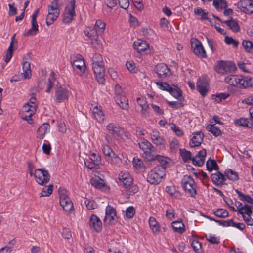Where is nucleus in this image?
<instances>
[{"label":"nucleus","instance_id":"6ab92c4d","mask_svg":"<svg viewBox=\"0 0 253 253\" xmlns=\"http://www.w3.org/2000/svg\"><path fill=\"white\" fill-rule=\"evenodd\" d=\"M211 178L213 184L217 186L224 185L226 180L225 176L219 171L211 174Z\"/></svg>","mask_w":253,"mask_h":253},{"label":"nucleus","instance_id":"09e8293b","mask_svg":"<svg viewBox=\"0 0 253 253\" xmlns=\"http://www.w3.org/2000/svg\"><path fill=\"white\" fill-rule=\"evenodd\" d=\"M225 42L228 45H232L235 47H237L239 45V42L234 39L232 37L226 36L225 37Z\"/></svg>","mask_w":253,"mask_h":253},{"label":"nucleus","instance_id":"13d9d810","mask_svg":"<svg viewBox=\"0 0 253 253\" xmlns=\"http://www.w3.org/2000/svg\"><path fill=\"white\" fill-rule=\"evenodd\" d=\"M133 164L134 167L137 169H141L144 168V165L142 161L137 157L134 158Z\"/></svg>","mask_w":253,"mask_h":253},{"label":"nucleus","instance_id":"412c9836","mask_svg":"<svg viewBox=\"0 0 253 253\" xmlns=\"http://www.w3.org/2000/svg\"><path fill=\"white\" fill-rule=\"evenodd\" d=\"M194 136L190 140L189 145L191 147L199 146L203 141L204 134L201 132H196L193 134Z\"/></svg>","mask_w":253,"mask_h":253},{"label":"nucleus","instance_id":"6e6d98bb","mask_svg":"<svg viewBox=\"0 0 253 253\" xmlns=\"http://www.w3.org/2000/svg\"><path fill=\"white\" fill-rule=\"evenodd\" d=\"M59 15L52 14V13H48L46 17V23L48 26L51 25L56 20Z\"/></svg>","mask_w":253,"mask_h":253},{"label":"nucleus","instance_id":"c85d7f7f","mask_svg":"<svg viewBox=\"0 0 253 253\" xmlns=\"http://www.w3.org/2000/svg\"><path fill=\"white\" fill-rule=\"evenodd\" d=\"M171 226L174 231L175 232L182 234L185 231V225L182 220L172 222Z\"/></svg>","mask_w":253,"mask_h":253},{"label":"nucleus","instance_id":"a18cd8bd","mask_svg":"<svg viewBox=\"0 0 253 253\" xmlns=\"http://www.w3.org/2000/svg\"><path fill=\"white\" fill-rule=\"evenodd\" d=\"M106 24L101 20H97L95 24V31L97 33H103L105 30Z\"/></svg>","mask_w":253,"mask_h":253},{"label":"nucleus","instance_id":"473e14b6","mask_svg":"<svg viewBox=\"0 0 253 253\" xmlns=\"http://www.w3.org/2000/svg\"><path fill=\"white\" fill-rule=\"evenodd\" d=\"M32 28L30 29L25 34L26 36H33L37 33L38 32V25L36 20L32 19L31 20Z\"/></svg>","mask_w":253,"mask_h":253},{"label":"nucleus","instance_id":"dca6fc26","mask_svg":"<svg viewBox=\"0 0 253 253\" xmlns=\"http://www.w3.org/2000/svg\"><path fill=\"white\" fill-rule=\"evenodd\" d=\"M74 70L76 72L77 74L82 75L85 72L86 69V65L85 64L84 60L83 58H77L74 60L72 62Z\"/></svg>","mask_w":253,"mask_h":253},{"label":"nucleus","instance_id":"5701e85b","mask_svg":"<svg viewBox=\"0 0 253 253\" xmlns=\"http://www.w3.org/2000/svg\"><path fill=\"white\" fill-rule=\"evenodd\" d=\"M193 52L196 55L201 58H206L207 56L206 51L199 41H198L193 47Z\"/></svg>","mask_w":253,"mask_h":253},{"label":"nucleus","instance_id":"052dcab7","mask_svg":"<svg viewBox=\"0 0 253 253\" xmlns=\"http://www.w3.org/2000/svg\"><path fill=\"white\" fill-rule=\"evenodd\" d=\"M135 213V209L132 206L128 207L126 210V215L127 218H132Z\"/></svg>","mask_w":253,"mask_h":253},{"label":"nucleus","instance_id":"58836bf2","mask_svg":"<svg viewBox=\"0 0 253 253\" xmlns=\"http://www.w3.org/2000/svg\"><path fill=\"white\" fill-rule=\"evenodd\" d=\"M225 175L230 180L236 181L238 179V174L237 172L231 169H227L225 171Z\"/></svg>","mask_w":253,"mask_h":253},{"label":"nucleus","instance_id":"69168bd1","mask_svg":"<svg viewBox=\"0 0 253 253\" xmlns=\"http://www.w3.org/2000/svg\"><path fill=\"white\" fill-rule=\"evenodd\" d=\"M127 192V194L132 195L137 192L138 188L136 185H133V184L126 188Z\"/></svg>","mask_w":253,"mask_h":253},{"label":"nucleus","instance_id":"603ef678","mask_svg":"<svg viewBox=\"0 0 253 253\" xmlns=\"http://www.w3.org/2000/svg\"><path fill=\"white\" fill-rule=\"evenodd\" d=\"M84 203L87 209L89 210L94 209L97 207L96 203L92 200L85 199Z\"/></svg>","mask_w":253,"mask_h":253},{"label":"nucleus","instance_id":"4468645a","mask_svg":"<svg viewBox=\"0 0 253 253\" xmlns=\"http://www.w3.org/2000/svg\"><path fill=\"white\" fill-rule=\"evenodd\" d=\"M238 7L240 9L246 14L253 13V0H241L238 3Z\"/></svg>","mask_w":253,"mask_h":253},{"label":"nucleus","instance_id":"79ce46f5","mask_svg":"<svg viewBox=\"0 0 253 253\" xmlns=\"http://www.w3.org/2000/svg\"><path fill=\"white\" fill-rule=\"evenodd\" d=\"M89 160L95 165L96 167H98L101 163V157L95 154L94 153H92L89 156Z\"/></svg>","mask_w":253,"mask_h":253},{"label":"nucleus","instance_id":"bf43d9fd","mask_svg":"<svg viewBox=\"0 0 253 253\" xmlns=\"http://www.w3.org/2000/svg\"><path fill=\"white\" fill-rule=\"evenodd\" d=\"M93 114H94V118H95V119L98 121L99 122H102L104 119V114L102 112V111L101 110H96V111H93Z\"/></svg>","mask_w":253,"mask_h":253},{"label":"nucleus","instance_id":"4c0bfd02","mask_svg":"<svg viewBox=\"0 0 253 253\" xmlns=\"http://www.w3.org/2000/svg\"><path fill=\"white\" fill-rule=\"evenodd\" d=\"M235 192L238 194L242 201L246 202L249 204H253V198L248 195L244 194L238 189L235 190Z\"/></svg>","mask_w":253,"mask_h":253},{"label":"nucleus","instance_id":"8fccbe9b","mask_svg":"<svg viewBox=\"0 0 253 253\" xmlns=\"http://www.w3.org/2000/svg\"><path fill=\"white\" fill-rule=\"evenodd\" d=\"M158 161L160 164V166L164 167V166L167 165L168 163V158L167 157L162 156L161 155H156L155 156V159L154 160H152L151 161Z\"/></svg>","mask_w":253,"mask_h":253},{"label":"nucleus","instance_id":"f8f14e48","mask_svg":"<svg viewBox=\"0 0 253 253\" xmlns=\"http://www.w3.org/2000/svg\"><path fill=\"white\" fill-rule=\"evenodd\" d=\"M154 70L158 74V76L162 80L169 77L171 74V71L167 65L164 63L158 64L155 67Z\"/></svg>","mask_w":253,"mask_h":253},{"label":"nucleus","instance_id":"c9c22d12","mask_svg":"<svg viewBox=\"0 0 253 253\" xmlns=\"http://www.w3.org/2000/svg\"><path fill=\"white\" fill-rule=\"evenodd\" d=\"M23 70L24 79L30 78L31 76L30 63L29 61L23 62Z\"/></svg>","mask_w":253,"mask_h":253},{"label":"nucleus","instance_id":"a19ab883","mask_svg":"<svg viewBox=\"0 0 253 253\" xmlns=\"http://www.w3.org/2000/svg\"><path fill=\"white\" fill-rule=\"evenodd\" d=\"M53 185L50 184L47 187L43 188L41 193L40 197H48L52 193Z\"/></svg>","mask_w":253,"mask_h":253},{"label":"nucleus","instance_id":"6e6552de","mask_svg":"<svg viewBox=\"0 0 253 253\" xmlns=\"http://www.w3.org/2000/svg\"><path fill=\"white\" fill-rule=\"evenodd\" d=\"M35 178L39 184L44 186L47 184L50 179V175L45 169H37L35 170Z\"/></svg>","mask_w":253,"mask_h":253},{"label":"nucleus","instance_id":"aec40b11","mask_svg":"<svg viewBox=\"0 0 253 253\" xmlns=\"http://www.w3.org/2000/svg\"><path fill=\"white\" fill-rule=\"evenodd\" d=\"M151 138L155 144L161 146L162 148H165L166 141L164 139L160 136L159 132L156 130H153L152 131L151 134Z\"/></svg>","mask_w":253,"mask_h":253},{"label":"nucleus","instance_id":"b1692460","mask_svg":"<svg viewBox=\"0 0 253 253\" xmlns=\"http://www.w3.org/2000/svg\"><path fill=\"white\" fill-rule=\"evenodd\" d=\"M85 35L91 40V44L95 47H100V42L97 40V32L95 30H91L90 32L84 31Z\"/></svg>","mask_w":253,"mask_h":253},{"label":"nucleus","instance_id":"4be33fe9","mask_svg":"<svg viewBox=\"0 0 253 253\" xmlns=\"http://www.w3.org/2000/svg\"><path fill=\"white\" fill-rule=\"evenodd\" d=\"M106 128L110 134L119 137H121L123 133V129L118 125L113 123L109 124L106 126Z\"/></svg>","mask_w":253,"mask_h":253},{"label":"nucleus","instance_id":"423d86ee","mask_svg":"<svg viewBox=\"0 0 253 253\" xmlns=\"http://www.w3.org/2000/svg\"><path fill=\"white\" fill-rule=\"evenodd\" d=\"M60 204L63 210L66 212H69L73 210V204L71 199L68 196L67 191L64 189L60 188L58 190Z\"/></svg>","mask_w":253,"mask_h":253},{"label":"nucleus","instance_id":"0eeeda50","mask_svg":"<svg viewBox=\"0 0 253 253\" xmlns=\"http://www.w3.org/2000/svg\"><path fill=\"white\" fill-rule=\"evenodd\" d=\"M181 185L185 191L191 195L195 197L197 194L195 182L192 177L190 175H184L181 180Z\"/></svg>","mask_w":253,"mask_h":253},{"label":"nucleus","instance_id":"1a4fd4ad","mask_svg":"<svg viewBox=\"0 0 253 253\" xmlns=\"http://www.w3.org/2000/svg\"><path fill=\"white\" fill-rule=\"evenodd\" d=\"M75 0H72L67 4L64 12L63 14V22L64 23L68 24L71 23L75 16Z\"/></svg>","mask_w":253,"mask_h":253},{"label":"nucleus","instance_id":"5fc2aeb1","mask_svg":"<svg viewBox=\"0 0 253 253\" xmlns=\"http://www.w3.org/2000/svg\"><path fill=\"white\" fill-rule=\"evenodd\" d=\"M36 110V109L34 108V106H30L29 103H27L23 106L21 111H23V112H31L30 114H34Z\"/></svg>","mask_w":253,"mask_h":253},{"label":"nucleus","instance_id":"2eb2a0df","mask_svg":"<svg viewBox=\"0 0 253 253\" xmlns=\"http://www.w3.org/2000/svg\"><path fill=\"white\" fill-rule=\"evenodd\" d=\"M109 220L110 224H114L117 222L116 212L115 209L110 205H108L106 208V216L104 221Z\"/></svg>","mask_w":253,"mask_h":253},{"label":"nucleus","instance_id":"338daca9","mask_svg":"<svg viewBox=\"0 0 253 253\" xmlns=\"http://www.w3.org/2000/svg\"><path fill=\"white\" fill-rule=\"evenodd\" d=\"M229 94L228 93H221L219 94H217L215 96V100L217 102H221L222 100L226 99L228 96Z\"/></svg>","mask_w":253,"mask_h":253},{"label":"nucleus","instance_id":"393cba45","mask_svg":"<svg viewBox=\"0 0 253 253\" xmlns=\"http://www.w3.org/2000/svg\"><path fill=\"white\" fill-rule=\"evenodd\" d=\"M133 46L138 52L141 53L147 50L149 45L145 41L139 39L134 42Z\"/></svg>","mask_w":253,"mask_h":253},{"label":"nucleus","instance_id":"c756f323","mask_svg":"<svg viewBox=\"0 0 253 253\" xmlns=\"http://www.w3.org/2000/svg\"><path fill=\"white\" fill-rule=\"evenodd\" d=\"M48 13H52V14L59 15L60 9L58 5V0H53L50 5L48 6Z\"/></svg>","mask_w":253,"mask_h":253},{"label":"nucleus","instance_id":"ea45409f","mask_svg":"<svg viewBox=\"0 0 253 253\" xmlns=\"http://www.w3.org/2000/svg\"><path fill=\"white\" fill-rule=\"evenodd\" d=\"M149 225L152 228V230L154 234H158L160 232L159 227L158 223L153 217H150L149 220Z\"/></svg>","mask_w":253,"mask_h":253},{"label":"nucleus","instance_id":"3c124183","mask_svg":"<svg viewBox=\"0 0 253 253\" xmlns=\"http://www.w3.org/2000/svg\"><path fill=\"white\" fill-rule=\"evenodd\" d=\"M92 61V65L94 64H100L104 63L103 58L101 55L98 53H95L93 55Z\"/></svg>","mask_w":253,"mask_h":253},{"label":"nucleus","instance_id":"f257e3e1","mask_svg":"<svg viewBox=\"0 0 253 253\" xmlns=\"http://www.w3.org/2000/svg\"><path fill=\"white\" fill-rule=\"evenodd\" d=\"M224 81L229 84L240 88L251 87L253 84L251 78L240 75H230L226 77Z\"/></svg>","mask_w":253,"mask_h":253},{"label":"nucleus","instance_id":"e433bc0d","mask_svg":"<svg viewBox=\"0 0 253 253\" xmlns=\"http://www.w3.org/2000/svg\"><path fill=\"white\" fill-rule=\"evenodd\" d=\"M190 241L193 250L197 253H201L202 251L201 243L197 239L195 238L191 239Z\"/></svg>","mask_w":253,"mask_h":253},{"label":"nucleus","instance_id":"864d4df0","mask_svg":"<svg viewBox=\"0 0 253 253\" xmlns=\"http://www.w3.org/2000/svg\"><path fill=\"white\" fill-rule=\"evenodd\" d=\"M31 114V112H23V111H21V117L22 119L27 121L29 124H31L33 123V120L32 118V116L34 114Z\"/></svg>","mask_w":253,"mask_h":253},{"label":"nucleus","instance_id":"9b49d317","mask_svg":"<svg viewBox=\"0 0 253 253\" xmlns=\"http://www.w3.org/2000/svg\"><path fill=\"white\" fill-rule=\"evenodd\" d=\"M92 70L95 75L97 82L101 84H105V68L104 63L92 65Z\"/></svg>","mask_w":253,"mask_h":253},{"label":"nucleus","instance_id":"a211bd4d","mask_svg":"<svg viewBox=\"0 0 253 253\" xmlns=\"http://www.w3.org/2000/svg\"><path fill=\"white\" fill-rule=\"evenodd\" d=\"M90 228L97 232H100L102 228V222L99 218L95 214H92L89 219Z\"/></svg>","mask_w":253,"mask_h":253},{"label":"nucleus","instance_id":"680f3d73","mask_svg":"<svg viewBox=\"0 0 253 253\" xmlns=\"http://www.w3.org/2000/svg\"><path fill=\"white\" fill-rule=\"evenodd\" d=\"M170 128L178 136H181L183 135V131L175 124L172 123L170 124Z\"/></svg>","mask_w":253,"mask_h":253},{"label":"nucleus","instance_id":"a878e982","mask_svg":"<svg viewBox=\"0 0 253 253\" xmlns=\"http://www.w3.org/2000/svg\"><path fill=\"white\" fill-rule=\"evenodd\" d=\"M115 100L122 109L124 110H127L128 109V100L125 95L115 97Z\"/></svg>","mask_w":253,"mask_h":253},{"label":"nucleus","instance_id":"f3484780","mask_svg":"<svg viewBox=\"0 0 253 253\" xmlns=\"http://www.w3.org/2000/svg\"><path fill=\"white\" fill-rule=\"evenodd\" d=\"M208 83L207 80L205 78H200L197 81L196 88L203 97L207 95L208 91Z\"/></svg>","mask_w":253,"mask_h":253},{"label":"nucleus","instance_id":"39448f33","mask_svg":"<svg viewBox=\"0 0 253 253\" xmlns=\"http://www.w3.org/2000/svg\"><path fill=\"white\" fill-rule=\"evenodd\" d=\"M214 69L218 74L224 75L234 73L236 70L237 68L233 62L220 60L217 62Z\"/></svg>","mask_w":253,"mask_h":253},{"label":"nucleus","instance_id":"7ed1b4c3","mask_svg":"<svg viewBox=\"0 0 253 253\" xmlns=\"http://www.w3.org/2000/svg\"><path fill=\"white\" fill-rule=\"evenodd\" d=\"M166 175V168L162 166H156L148 174L147 181L151 184H159Z\"/></svg>","mask_w":253,"mask_h":253},{"label":"nucleus","instance_id":"bb28decb","mask_svg":"<svg viewBox=\"0 0 253 253\" xmlns=\"http://www.w3.org/2000/svg\"><path fill=\"white\" fill-rule=\"evenodd\" d=\"M246 211L243 213L242 215L244 221L245 223L249 226H253V219L251 218V215L253 213V211L251 207H246Z\"/></svg>","mask_w":253,"mask_h":253},{"label":"nucleus","instance_id":"f03ea898","mask_svg":"<svg viewBox=\"0 0 253 253\" xmlns=\"http://www.w3.org/2000/svg\"><path fill=\"white\" fill-rule=\"evenodd\" d=\"M180 153L184 162L192 160L194 165L199 167H201L204 164L205 158L207 154L206 150L204 148L198 151L197 154L193 158H192L191 153L185 149H180Z\"/></svg>","mask_w":253,"mask_h":253},{"label":"nucleus","instance_id":"20e7f679","mask_svg":"<svg viewBox=\"0 0 253 253\" xmlns=\"http://www.w3.org/2000/svg\"><path fill=\"white\" fill-rule=\"evenodd\" d=\"M139 148L143 151V158L148 161L155 159V155L152 153L155 151V148L148 140L143 139L139 143Z\"/></svg>","mask_w":253,"mask_h":253},{"label":"nucleus","instance_id":"9d476101","mask_svg":"<svg viewBox=\"0 0 253 253\" xmlns=\"http://www.w3.org/2000/svg\"><path fill=\"white\" fill-rule=\"evenodd\" d=\"M157 84L160 86V88L169 92L174 97L181 101L182 99V91L180 89L177 88H173L169 84L166 82H157Z\"/></svg>","mask_w":253,"mask_h":253},{"label":"nucleus","instance_id":"cd10ccee","mask_svg":"<svg viewBox=\"0 0 253 253\" xmlns=\"http://www.w3.org/2000/svg\"><path fill=\"white\" fill-rule=\"evenodd\" d=\"M224 23L226 24L229 27L230 29L234 32H238L240 30L239 24L232 17H231L230 20H225Z\"/></svg>","mask_w":253,"mask_h":253},{"label":"nucleus","instance_id":"e2e57ef3","mask_svg":"<svg viewBox=\"0 0 253 253\" xmlns=\"http://www.w3.org/2000/svg\"><path fill=\"white\" fill-rule=\"evenodd\" d=\"M90 183L92 186L96 188H101L104 186V184L102 182H100L96 178L91 179Z\"/></svg>","mask_w":253,"mask_h":253},{"label":"nucleus","instance_id":"49530a36","mask_svg":"<svg viewBox=\"0 0 253 253\" xmlns=\"http://www.w3.org/2000/svg\"><path fill=\"white\" fill-rule=\"evenodd\" d=\"M235 205L238 209V212L240 214H243V213L246 211V207H251L250 206L247 204H245L244 205H243L242 203H241L239 201H236Z\"/></svg>","mask_w":253,"mask_h":253},{"label":"nucleus","instance_id":"ddd939ff","mask_svg":"<svg viewBox=\"0 0 253 253\" xmlns=\"http://www.w3.org/2000/svg\"><path fill=\"white\" fill-rule=\"evenodd\" d=\"M69 96V90L62 86L58 87L55 90V100L58 103L67 100Z\"/></svg>","mask_w":253,"mask_h":253},{"label":"nucleus","instance_id":"4d7b16f0","mask_svg":"<svg viewBox=\"0 0 253 253\" xmlns=\"http://www.w3.org/2000/svg\"><path fill=\"white\" fill-rule=\"evenodd\" d=\"M179 147V142L178 140L174 138L170 143V149L171 152L173 153H176Z\"/></svg>","mask_w":253,"mask_h":253},{"label":"nucleus","instance_id":"7c9ffc66","mask_svg":"<svg viewBox=\"0 0 253 253\" xmlns=\"http://www.w3.org/2000/svg\"><path fill=\"white\" fill-rule=\"evenodd\" d=\"M50 126L48 123H44L37 130V137L43 139Z\"/></svg>","mask_w":253,"mask_h":253},{"label":"nucleus","instance_id":"c03bdc74","mask_svg":"<svg viewBox=\"0 0 253 253\" xmlns=\"http://www.w3.org/2000/svg\"><path fill=\"white\" fill-rule=\"evenodd\" d=\"M213 213L216 216L219 218H225L229 216L228 211L224 209H218Z\"/></svg>","mask_w":253,"mask_h":253},{"label":"nucleus","instance_id":"37998d69","mask_svg":"<svg viewBox=\"0 0 253 253\" xmlns=\"http://www.w3.org/2000/svg\"><path fill=\"white\" fill-rule=\"evenodd\" d=\"M213 4L216 9H225L228 5L225 0H213Z\"/></svg>","mask_w":253,"mask_h":253},{"label":"nucleus","instance_id":"2f4dec72","mask_svg":"<svg viewBox=\"0 0 253 253\" xmlns=\"http://www.w3.org/2000/svg\"><path fill=\"white\" fill-rule=\"evenodd\" d=\"M206 167L207 170L210 172L212 171L213 169L218 170L219 169L216 161L211 158L207 161Z\"/></svg>","mask_w":253,"mask_h":253},{"label":"nucleus","instance_id":"f704fd0d","mask_svg":"<svg viewBox=\"0 0 253 253\" xmlns=\"http://www.w3.org/2000/svg\"><path fill=\"white\" fill-rule=\"evenodd\" d=\"M206 129L215 137L219 136L221 134V130L214 125L208 124L206 126Z\"/></svg>","mask_w":253,"mask_h":253},{"label":"nucleus","instance_id":"72a5a7b5","mask_svg":"<svg viewBox=\"0 0 253 253\" xmlns=\"http://www.w3.org/2000/svg\"><path fill=\"white\" fill-rule=\"evenodd\" d=\"M15 36V34H14L12 37L11 42H10V45L7 50V53L5 58V62L6 63H8L11 59L12 55H13V44H14V40Z\"/></svg>","mask_w":253,"mask_h":253},{"label":"nucleus","instance_id":"de8ad7c7","mask_svg":"<svg viewBox=\"0 0 253 253\" xmlns=\"http://www.w3.org/2000/svg\"><path fill=\"white\" fill-rule=\"evenodd\" d=\"M242 45L246 51L251 53L253 52V44L250 41L244 40Z\"/></svg>","mask_w":253,"mask_h":253},{"label":"nucleus","instance_id":"774afa93","mask_svg":"<svg viewBox=\"0 0 253 253\" xmlns=\"http://www.w3.org/2000/svg\"><path fill=\"white\" fill-rule=\"evenodd\" d=\"M102 150L106 156H111V153H113L112 149L109 145H102Z\"/></svg>","mask_w":253,"mask_h":253},{"label":"nucleus","instance_id":"0e129e2a","mask_svg":"<svg viewBox=\"0 0 253 253\" xmlns=\"http://www.w3.org/2000/svg\"><path fill=\"white\" fill-rule=\"evenodd\" d=\"M249 123V121H248V120L247 119H245V118H240L239 119L236 120L235 121V124L239 125V126H247V127H249V125H248Z\"/></svg>","mask_w":253,"mask_h":253}]
</instances>
